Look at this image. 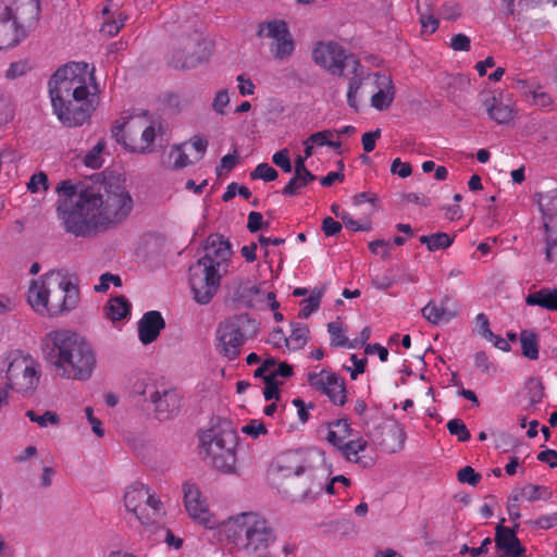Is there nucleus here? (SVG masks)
<instances>
[{"label":"nucleus","instance_id":"f257e3e1","mask_svg":"<svg viewBox=\"0 0 557 557\" xmlns=\"http://www.w3.org/2000/svg\"><path fill=\"white\" fill-rule=\"evenodd\" d=\"M78 208L84 216L67 219L69 228L77 237H88L124 222L133 210V199L119 180L104 178L83 189Z\"/></svg>","mask_w":557,"mask_h":557},{"label":"nucleus","instance_id":"f03ea898","mask_svg":"<svg viewBox=\"0 0 557 557\" xmlns=\"http://www.w3.org/2000/svg\"><path fill=\"white\" fill-rule=\"evenodd\" d=\"M46 358L61 376L88 380L96 368V354L79 334L69 330L51 331L46 336Z\"/></svg>","mask_w":557,"mask_h":557},{"label":"nucleus","instance_id":"7ed1b4c3","mask_svg":"<svg viewBox=\"0 0 557 557\" xmlns=\"http://www.w3.org/2000/svg\"><path fill=\"white\" fill-rule=\"evenodd\" d=\"M220 532L230 543L248 555L267 554L275 542L276 533L272 523L258 512H242L230 517L220 524Z\"/></svg>","mask_w":557,"mask_h":557},{"label":"nucleus","instance_id":"20e7f679","mask_svg":"<svg viewBox=\"0 0 557 557\" xmlns=\"http://www.w3.org/2000/svg\"><path fill=\"white\" fill-rule=\"evenodd\" d=\"M95 69H89L87 63H69L61 66L49 81V95L51 103L69 100V98L82 99L86 95H96L98 87L94 76Z\"/></svg>","mask_w":557,"mask_h":557},{"label":"nucleus","instance_id":"39448f33","mask_svg":"<svg viewBox=\"0 0 557 557\" xmlns=\"http://www.w3.org/2000/svg\"><path fill=\"white\" fill-rule=\"evenodd\" d=\"M200 445L205 458H208L216 470L224 473L235 471L237 433L228 421L205 431L200 436Z\"/></svg>","mask_w":557,"mask_h":557},{"label":"nucleus","instance_id":"423d86ee","mask_svg":"<svg viewBox=\"0 0 557 557\" xmlns=\"http://www.w3.org/2000/svg\"><path fill=\"white\" fill-rule=\"evenodd\" d=\"M259 333V323L248 313L234 314L221 321L216 327V350L223 357L234 360L244 344Z\"/></svg>","mask_w":557,"mask_h":557},{"label":"nucleus","instance_id":"0eeeda50","mask_svg":"<svg viewBox=\"0 0 557 557\" xmlns=\"http://www.w3.org/2000/svg\"><path fill=\"white\" fill-rule=\"evenodd\" d=\"M210 57L208 44L202 34L194 26L175 33L169 63L178 70L194 69Z\"/></svg>","mask_w":557,"mask_h":557},{"label":"nucleus","instance_id":"6e6552de","mask_svg":"<svg viewBox=\"0 0 557 557\" xmlns=\"http://www.w3.org/2000/svg\"><path fill=\"white\" fill-rule=\"evenodd\" d=\"M124 505L144 527V531H152L165 516V508L160 498L147 485L139 482L126 488Z\"/></svg>","mask_w":557,"mask_h":557},{"label":"nucleus","instance_id":"1a4fd4ad","mask_svg":"<svg viewBox=\"0 0 557 557\" xmlns=\"http://www.w3.org/2000/svg\"><path fill=\"white\" fill-rule=\"evenodd\" d=\"M1 371L4 372L8 387L22 395H32L39 384V363L20 351H12L4 358Z\"/></svg>","mask_w":557,"mask_h":557},{"label":"nucleus","instance_id":"9d476101","mask_svg":"<svg viewBox=\"0 0 557 557\" xmlns=\"http://www.w3.org/2000/svg\"><path fill=\"white\" fill-rule=\"evenodd\" d=\"M54 281V273L46 274L45 277L32 281L27 293V301L30 307L40 315L51 318L62 315L73 310L76 301V293L73 289L67 290L62 304L49 302L50 287Z\"/></svg>","mask_w":557,"mask_h":557},{"label":"nucleus","instance_id":"9b49d317","mask_svg":"<svg viewBox=\"0 0 557 557\" xmlns=\"http://www.w3.org/2000/svg\"><path fill=\"white\" fill-rule=\"evenodd\" d=\"M222 276V270L206 264L205 261L197 260L191 264L189 267V284L195 301L199 305L209 304L220 287Z\"/></svg>","mask_w":557,"mask_h":557},{"label":"nucleus","instance_id":"f8f14e48","mask_svg":"<svg viewBox=\"0 0 557 557\" xmlns=\"http://www.w3.org/2000/svg\"><path fill=\"white\" fill-rule=\"evenodd\" d=\"M313 61L331 74L345 75L346 70L356 71L359 60L336 42H319L312 51Z\"/></svg>","mask_w":557,"mask_h":557},{"label":"nucleus","instance_id":"ddd939ff","mask_svg":"<svg viewBox=\"0 0 557 557\" xmlns=\"http://www.w3.org/2000/svg\"><path fill=\"white\" fill-rule=\"evenodd\" d=\"M95 181L89 182H79L74 185L71 181H61L57 187L55 191L59 195V200L57 202V213L58 218L62 221V225L67 233H71L69 228L67 219L74 218V221L77 220L76 216H84V211L78 208L81 195L84 188L94 186Z\"/></svg>","mask_w":557,"mask_h":557},{"label":"nucleus","instance_id":"4468645a","mask_svg":"<svg viewBox=\"0 0 557 557\" xmlns=\"http://www.w3.org/2000/svg\"><path fill=\"white\" fill-rule=\"evenodd\" d=\"M137 393L146 401L153 405L154 417L159 421H168L174 418L181 409V397L175 389L164 388L159 391L154 384H146Z\"/></svg>","mask_w":557,"mask_h":557},{"label":"nucleus","instance_id":"2eb2a0df","mask_svg":"<svg viewBox=\"0 0 557 557\" xmlns=\"http://www.w3.org/2000/svg\"><path fill=\"white\" fill-rule=\"evenodd\" d=\"M352 435V430L347 419H337L327 425L326 441L337 447L348 461L358 462V454L366 449L367 441L362 438L351 440L344 443V440Z\"/></svg>","mask_w":557,"mask_h":557},{"label":"nucleus","instance_id":"dca6fc26","mask_svg":"<svg viewBox=\"0 0 557 557\" xmlns=\"http://www.w3.org/2000/svg\"><path fill=\"white\" fill-rule=\"evenodd\" d=\"M94 96L86 95L82 99L69 98V100L59 101V104L53 102V112L65 126H81L90 117L95 109L91 98Z\"/></svg>","mask_w":557,"mask_h":557},{"label":"nucleus","instance_id":"f3484780","mask_svg":"<svg viewBox=\"0 0 557 557\" xmlns=\"http://www.w3.org/2000/svg\"><path fill=\"white\" fill-rule=\"evenodd\" d=\"M273 469L276 472V481L292 476L287 486L282 490L292 502H305L314 498L309 490L301 488L297 476L304 471V468L300 465H294L292 456H283L277 459Z\"/></svg>","mask_w":557,"mask_h":557},{"label":"nucleus","instance_id":"a211bd4d","mask_svg":"<svg viewBox=\"0 0 557 557\" xmlns=\"http://www.w3.org/2000/svg\"><path fill=\"white\" fill-rule=\"evenodd\" d=\"M184 506L188 516L200 525L213 529L218 525L214 516L210 512L206 500L202 498L199 487L187 481L183 484Z\"/></svg>","mask_w":557,"mask_h":557},{"label":"nucleus","instance_id":"6ab92c4d","mask_svg":"<svg viewBox=\"0 0 557 557\" xmlns=\"http://www.w3.org/2000/svg\"><path fill=\"white\" fill-rule=\"evenodd\" d=\"M308 383L314 389L325 394L335 405L346 403V387L344 379L333 372L322 370L321 372H310Z\"/></svg>","mask_w":557,"mask_h":557},{"label":"nucleus","instance_id":"aec40b11","mask_svg":"<svg viewBox=\"0 0 557 557\" xmlns=\"http://www.w3.org/2000/svg\"><path fill=\"white\" fill-rule=\"evenodd\" d=\"M205 255L198 259L205 261L206 264L214 265L226 272V267L233 250L232 245L227 238L220 234H211L207 237L203 244Z\"/></svg>","mask_w":557,"mask_h":557},{"label":"nucleus","instance_id":"412c9836","mask_svg":"<svg viewBox=\"0 0 557 557\" xmlns=\"http://www.w3.org/2000/svg\"><path fill=\"white\" fill-rule=\"evenodd\" d=\"M134 125L129 122H123L122 124L114 125L112 127V135L115 137L116 141L122 144L126 149H129L134 152L147 153L150 152V146L154 140L156 132L152 126H147L141 132L140 144H135L132 137L134 133Z\"/></svg>","mask_w":557,"mask_h":557},{"label":"nucleus","instance_id":"4be33fe9","mask_svg":"<svg viewBox=\"0 0 557 557\" xmlns=\"http://www.w3.org/2000/svg\"><path fill=\"white\" fill-rule=\"evenodd\" d=\"M33 28L25 27L15 14L0 10V50L17 45Z\"/></svg>","mask_w":557,"mask_h":557},{"label":"nucleus","instance_id":"5701e85b","mask_svg":"<svg viewBox=\"0 0 557 557\" xmlns=\"http://www.w3.org/2000/svg\"><path fill=\"white\" fill-rule=\"evenodd\" d=\"M422 317L430 323L438 325L447 323L459 314V307L448 295L442 297L440 304L430 300L421 310Z\"/></svg>","mask_w":557,"mask_h":557},{"label":"nucleus","instance_id":"b1692460","mask_svg":"<svg viewBox=\"0 0 557 557\" xmlns=\"http://www.w3.org/2000/svg\"><path fill=\"white\" fill-rule=\"evenodd\" d=\"M0 10L16 15L25 27H35L39 21V0H0Z\"/></svg>","mask_w":557,"mask_h":557},{"label":"nucleus","instance_id":"393cba45","mask_svg":"<svg viewBox=\"0 0 557 557\" xmlns=\"http://www.w3.org/2000/svg\"><path fill=\"white\" fill-rule=\"evenodd\" d=\"M352 74V77L349 79L348 90H347V102L348 106L356 111H358V102H357V94L361 91V94H370L373 92V84L379 73H370L364 71L363 66L359 63V66L356 71L347 70Z\"/></svg>","mask_w":557,"mask_h":557},{"label":"nucleus","instance_id":"a878e982","mask_svg":"<svg viewBox=\"0 0 557 557\" xmlns=\"http://www.w3.org/2000/svg\"><path fill=\"white\" fill-rule=\"evenodd\" d=\"M498 524L495 532L496 548L504 552L505 557H525V548L516 535L515 529Z\"/></svg>","mask_w":557,"mask_h":557},{"label":"nucleus","instance_id":"bb28decb","mask_svg":"<svg viewBox=\"0 0 557 557\" xmlns=\"http://www.w3.org/2000/svg\"><path fill=\"white\" fill-rule=\"evenodd\" d=\"M372 87L374 92L371 96V106L379 111L386 110L395 97L391 76L379 73Z\"/></svg>","mask_w":557,"mask_h":557},{"label":"nucleus","instance_id":"cd10ccee","mask_svg":"<svg viewBox=\"0 0 557 557\" xmlns=\"http://www.w3.org/2000/svg\"><path fill=\"white\" fill-rule=\"evenodd\" d=\"M164 326L165 321L159 311L151 310L146 312L138 322L140 342L145 345L154 342Z\"/></svg>","mask_w":557,"mask_h":557},{"label":"nucleus","instance_id":"c85d7f7f","mask_svg":"<svg viewBox=\"0 0 557 557\" xmlns=\"http://www.w3.org/2000/svg\"><path fill=\"white\" fill-rule=\"evenodd\" d=\"M544 224L557 220V188L535 194Z\"/></svg>","mask_w":557,"mask_h":557},{"label":"nucleus","instance_id":"c756f323","mask_svg":"<svg viewBox=\"0 0 557 557\" xmlns=\"http://www.w3.org/2000/svg\"><path fill=\"white\" fill-rule=\"evenodd\" d=\"M231 299L243 306H252L253 296L259 293L257 286L249 281H234L232 283Z\"/></svg>","mask_w":557,"mask_h":557},{"label":"nucleus","instance_id":"7c9ffc66","mask_svg":"<svg viewBox=\"0 0 557 557\" xmlns=\"http://www.w3.org/2000/svg\"><path fill=\"white\" fill-rule=\"evenodd\" d=\"M70 289H73L76 293V301L73 306V309H75L79 302L78 287L74 285L71 281L61 278L59 274L54 273V281L52 283V287H50L49 302L62 304L65 295L69 294L67 290Z\"/></svg>","mask_w":557,"mask_h":557},{"label":"nucleus","instance_id":"2f4dec72","mask_svg":"<svg viewBox=\"0 0 557 557\" xmlns=\"http://www.w3.org/2000/svg\"><path fill=\"white\" fill-rule=\"evenodd\" d=\"M525 302L529 306H540L547 310L557 311V289L541 288L527 296Z\"/></svg>","mask_w":557,"mask_h":557},{"label":"nucleus","instance_id":"473e14b6","mask_svg":"<svg viewBox=\"0 0 557 557\" xmlns=\"http://www.w3.org/2000/svg\"><path fill=\"white\" fill-rule=\"evenodd\" d=\"M289 33L288 26L284 21L274 20L262 22L258 25V37H265L274 40H280L281 37H286Z\"/></svg>","mask_w":557,"mask_h":557},{"label":"nucleus","instance_id":"72a5a7b5","mask_svg":"<svg viewBox=\"0 0 557 557\" xmlns=\"http://www.w3.org/2000/svg\"><path fill=\"white\" fill-rule=\"evenodd\" d=\"M484 104L490 117L498 124H506L513 117V110L507 104L496 103V99L494 97L491 101L486 99Z\"/></svg>","mask_w":557,"mask_h":557},{"label":"nucleus","instance_id":"f704fd0d","mask_svg":"<svg viewBox=\"0 0 557 557\" xmlns=\"http://www.w3.org/2000/svg\"><path fill=\"white\" fill-rule=\"evenodd\" d=\"M545 228V259L548 262H557V220L544 224Z\"/></svg>","mask_w":557,"mask_h":557},{"label":"nucleus","instance_id":"c9c22d12","mask_svg":"<svg viewBox=\"0 0 557 557\" xmlns=\"http://www.w3.org/2000/svg\"><path fill=\"white\" fill-rule=\"evenodd\" d=\"M522 355L530 359L536 360L539 358V336L530 330L521 331L519 335Z\"/></svg>","mask_w":557,"mask_h":557},{"label":"nucleus","instance_id":"e433bc0d","mask_svg":"<svg viewBox=\"0 0 557 557\" xmlns=\"http://www.w3.org/2000/svg\"><path fill=\"white\" fill-rule=\"evenodd\" d=\"M107 314L112 321L124 319L131 310V305L124 296L112 298L107 305Z\"/></svg>","mask_w":557,"mask_h":557},{"label":"nucleus","instance_id":"4c0bfd02","mask_svg":"<svg viewBox=\"0 0 557 557\" xmlns=\"http://www.w3.org/2000/svg\"><path fill=\"white\" fill-rule=\"evenodd\" d=\"M317 178L314 174L310 171L305 173L296 174L289 180L288 184L282 190L283 195L286 196H295L298 194V190L302 187L307 186L310 182H313Z\"/></svg>","mask_w":557,"mask_h":557},{"label":"nucleus","instance_id":"58836bf2","mask_svg":"<svg viewBox=\"0 0 557 557\" xmlns=\"http://www.w3.org/2000/svg\"><path fill=\"white\" fill-rule=\"evenodd\" d=\"M421 244L426 245L430 251L446 249L453 244V238L446 233H435L432 235H423L419 238Z\"/></svg>","mask_w":557,"mask_h":557},{"label":"nucleus","instance_id":"ea45409f","mask_svg":"<svg viewBox=\"0 0 557 557\" xmlns=\"http://www.w3.org/2000/svg\"><path fill=\"white\" fill-rule=\"evenodd\" d=\"M150 535H154V541L164 542L169 546L180 549L183 546V540L176 537L170 529L164 528L161 522L154 525L152 531H147Z\"/></svg>","mask_w":557,"mask_h":557},{"label":"nucleus","instance_id":"a19ab883","mask_svg":"<svg viewBox=\"0 0 557 557\" xmlns=\"http://www.w3.org/2000/svg\"><path fill=\"white\" fill-rule=\"evenodd\" d=\"M294 48V40L292 35L288 34L286 37H281L280 40L272 41L270 49L275 59L283 60L292 55Z\"/></svg>","mask_w":557,"mask_h":557},{"label":"nucleus","instance_id":"79ce46f5","mask_svg":"<svg viewBox=\"0 0 557 557\" xmlns=\"http://www.w3.org/2000/svg\"><path fill=\"white\" fill-rule=\"evenodd\" d=\"M518 492L522 498L531 503L540 499L548 500L552 497V492L548 487L535 484H527Z\"/></svg>","mask_w":557,"mask_h":557},{"label":"nucleus","instance_id":"37998d69","mask_svg":"<svg viewBox=\"0 0 557 557\" xmlns=\"http://www.w3.org/2000/svg\"><path fill=\"white\" fill-rule=\"evenodd\" d=\"M309 333L308 327L305 324H295L292 330V334L288 338H284L287 347L293 349H299L307 343V334Z\"/></svg>","mask_w":557,"mask_h":557},{"label":"nucleus","instance_id":"c03bdc74","mask_svg":"<svg viewBox=\"0 0 557 557\" xmlns=\"http://www.w3.org/2000/svg\"><path fill=\"white\" fill-rule=\"evenodd\" d=\"M322 297V292L312 290L310 296L307 299H304L300 305L301 309L299 311V318L307 319L309 315L319 309L320 301Z\"/></svg>","mask_w":557,"mask_h":557},{"label":"nucleus","instance_id":"a18cd8bd","mask_svg":"<svg viewBox=\"0 0 557 557\" xmlns=\"http://www.w3.org/2000/svg\"><path fill=\"white\" fill-rule=\"evenodd\" d=\"M184 145H175L172 147L169 159L173 160L171 165L172 170H180L188 165L189 159L186 152L183 150Z\"/></svg>","mask_w":557,"mask_h":557},{"label":"nucleus","instance_id":"49530a36","mask_svg":"<svg viewBox=\"0 0 557 557\" xmlns=\"http://www.w3.org/2000/svg\"><path fill=\"white\" fill-rule=\"evenodd\" d=\"M278 174L275 169L270 166L268 163H260L250 173L252 180H263L264 182H272L277 178Z\"/></svg>","mask_w":557,"mask_h":557},{"label":"nucleus","instance_id":"de8ad7c7","mask_svg":"<svg viewBox=\"0 0 557 557\" xmlns=\"http://www.w3.org/2000/svg\"><path fill=\"white\" fill-rule=\"evenodd\" d=\"M327 331L331 335V344L335 347H347L348 338L344 335L342 324L339 322H331L327 324Z\"/></svg>","mask_w":557,"mask_h":557},{"label":"nucleus","instance_id":"09e8293b","mask_svg":"<svg viewBox=\"0 0 557 557\" xmlns=\"http://www.w3.org/2000/svg\"><path fill=\"white\" fill-rule=\"evenodd\" d=\"M447 429L451 435L458 437L460 442H466L470 438V432L461 419L455 418L447 422Z\"/></svg>","mask_w":557,"mask_h":557},{"label":"nucleus","instance_id":"8fccbe9b","mask_svg":"<svg viewBox=\"0 0 557 557\" xmlns=\"http://www.w3.org/2000/svg\"><path fill=\"white\" fill-rule=\"evenodd\" d=\"M104 149V143L99 141L84 158L86 166L99 169L102 165L101 152Z\"/></svg>","mask_w":557,"mask_h":557},{"label":"nucleus","instance_id":"3c124183","mask_svg":"<svg viewBox=\"0 0 557 557\" xmlns=\"http://www.w3.org/2000/svg\"><path fill=\"white\" fill-rule=\"evenodd\" d=\"M33 69L32 63L28 60H20L11 63L9 70L5 73V77L9 79H15L27 74Z\"/></svg>","mask_w":557,"mask_h":557},{"label":"nucleus","instance_id":"603ef678","mask_svg":"<svg viewBox=\"0 0 557 557\" xmlns=\"http://www.w3.org/2000/svg\"><path fill=\"white\" fill-rule=\"evenodd\" d=\"M26 416L30 419V421L38 423L40 426L45 428L50 424H58L60 422L59 416L53 411H46L44 414L38 416L33 410H28Z\"/></svg>","mask_w":557,"mask_h":557},{"label":"nucleus","instance_id":"864d4df0","mask_svg":"<svg viewBox=\"0 0 557 557\" xmlns=\"http://www.w3.org/2000/svg\"><path fill=\"white\" fill-rule=\"evenodd\" d=\"M124 21L125 18L122 17V13H119L117 16L112 20L108 17L102 24L100 32L109 37L115 36L124 26Z\"/></svg>","mask_w":557,"mask_h":557},{"label":"nucleus","instance_id":"5fc2aeb1","mask_svg":"<svg viewBox=\"0 0 557 557\" xmlns=\"http://www.w3.org/2000/svg\"><path fill=\"white\" fill-rule=\"evenodd\" d=\"M457 479L460 483H468L475 486L481 481V474L475 472L472 467L466 466L458 471Z\"/></svg>","mask_w":557,"mask_h":557},{"label":"nucleus","instance_id":"6e6d98bb","mask_svg":"<svg viewBox=\"0 0 557 557\" xmlns=\"http://www.w3.org/2000/svg\"><path fill=\"white\" fill-rule=\"evenodd\" d=\"M264 383H265V387L263 391V396H264L265 400H271L273 398L277 399L278 398V387L282 384V382H278L275 379V374H268L267 376H264Z\"/></svg>","mask_w":557,"mask_h":557},{"label":"nucleus","instance_id":"4d7b16f0","mask_svg":"<svg viewBox=\"0 0 557 557\" xmlns=\"http://www.w3.org/2000/svg\"><path fill=\"white\" fill-rule=\"evenodd\" d=\"M228 103L230 96L227 89H221L215 94L211 108L216 114L224 115Z\"/></svg>","mask_w":557,"mask_h":557},{"label":"nucleus","instance_id":"13d9d810","mask_svg":"<svg viewBox=\"0 0 557 557\" xmlns=\"http://www.w3.org/2000/svg\"><path fill=\"white\" fill-rule=\"evenodd\" d=\"M40 187L44 190H47L49 187L48 176L44 172L35 173L34 175H32L29 182L27 183V189L30 193H37Z\"/></svg>","mask_w":557,"mask_h":557},{"label":"nucleus","instance_id":"bf43d9fd","mask_svg":"<svg viewBox=\"0 0 557 557\" xmlns=\"http://www.w3.org/2000/svg\"><path fill=\"white\" fill-rule=\"evenodd\" d=\"M273 163L281 168L285 173L292 172V162L289 158V151L287 149H282L275 152L272 157Z\"/></svg>","mask_w":557,"mask_h":557},{"label":"nucleus","instance_id":"052dcab7","mask_svg":"<svg viewBox=\"0 0 557 557\" xmlns=\"http://www.w3.org/2000/svg\"><path fill=\"white\" fill-rule=\"evenodd\" d=\"M528 92H530V96L533 99V103L537 107L545 108L553 102L550 96L540 86H535L534 89H530Z\"/></svg>","mask_w":557,"mask_h":557},{"label":"nucleus","instance_id":"680f3d73","mask_svg":"<svg viewBox=\"0 0 557 557\" xmlns=\"http://www.w3.org/2000/svg\"><path fill=\"white\" fill-rule=\"evenodd\" d=\"M242 432L257 438L261 434H267L268 430L264 423L260 420H251L248 424L242 428Z\"/></svg>","mask_w":557,"mask_h":557},{"label":"nucleus","instance_id":"e2e57ef3","mask_svg":"<svg viewBox=\"0 0 557 557\" xmlns=\"http://www.w3.org/2000/svg\"><path fill=\"white\" fill-rule=\"evenodd\" d=\"M474 364L481 369L485 374H492L495 372L493 363L490 361L488 356L485 351H478L474 355Z\"/></svg>","mask_w":557,"mask_h":557},{"label":"nucleus","instance_id":"0e129e2a","mask_svg":"<svg viewBox=\"0 0 557 557\" xmlns=\"http://www.w3.org/2000/svg\"><path fill=\"white\" fill-rule=\"evenodd\" d=\"M269 223L263 222V216L260 212L251 211L248 214L247 228L250 233H256L262 227H268Z\"/></svg>","mask_w":557,"mask_h":557},{"label":"nucleus","instance_id":"69168bd1","mask_svg":"<svg viewBox=\"0 0 557 557\" xmlns=\"http://www.w3.org/2000/svg\"><path fill=\"white\" fill-rule=\"evenodd\" d=\"M529 523L536 529H550L557 525V512L547 516H542L536 520L529 521Z\"/></svg>","mask_w":557,"mask_h":557},{"label":"nucleus","instance_id":"338daca9","mask_svg":"<svg viewBox=\"0 0 557 557\" xmlns=\"http://www.w3.org/2000/svg\"><path fill=\"white\" fill-rule=\"evenodd\" d=\"M111 283H113L115 286H121V277L111 273H104L100 276V282L95 286V289L97 292H106Z\"/></svg>","mask_w":557,"mask_h":557},{"label":"nucleus","instance_id":"774afa93","mask_svg":"<svg viewBox=\"0 0 557 557\" xmlns=\"http://www.w3.org/2000/svg\"><path fill=\"white\" fill-rule=\"evenodd\" d=\"M381 137V129L368 132L362 135L361 143L366 152H371L375 148V141Z\"/></svg>","mask_w":557,"mask_h":557}]
</instances>
